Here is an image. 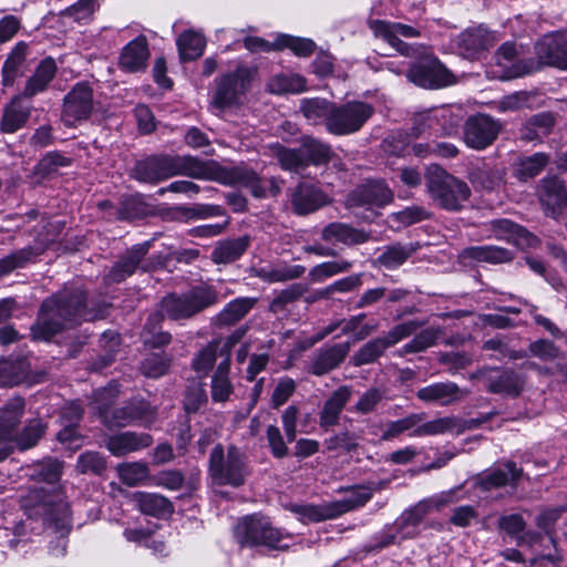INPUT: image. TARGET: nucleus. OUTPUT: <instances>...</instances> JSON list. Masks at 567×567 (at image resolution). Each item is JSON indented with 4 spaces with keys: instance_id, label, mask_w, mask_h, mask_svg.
Returning <instances> with one entry per match:
<instances>
[{
    "instance_id": "f257e3e1",
    "label": "nucleus",
    "mask_w": 567,
    "mask_h": 567,
    "mask_svg": "<svg viewBox=\"0 0 567 567\" xmlns=\"http://www.w3.org/2000/svg\"><path fill=\"white\" fill-rule=\"evenodd\" d=\"M63 463L47 458L25 467V475L37 485L21 496V506L29 517H42L44 523L54 525L56 530L68 529L70 508L59 484Z\"/></svg>"
},
{
    "instance_id": "f03ea898",
    "label": "nucleus",
    "mask_w": 567,
    "mask_h": 567,
    "mask_svg": "<svg viewBox=\"0 0 567 567\" xmlns=\"http://www.w3.org/2000/svg\"><path fill=\"white\" fill-rule=\"evenodd\" d=\"M217 292L209 287H196L183 295L171 293L164 297L159 303L158 311L150 316L144 330L153 334L152 338L144 337L145 342L154 347H162L171 342V334L167 332L155 333L163 318L171 320L189 319L196 313L217 303Z\"/></svg>"
},
{
    "instance_id": "7ed1b4c3",
    "label": "nucleus",
    "mask_w": 567,
    "mask_h": 567,
    "mask_svg": "<svg viewBox=\"0 0 567 567\" xmlns=\"http://www.w3.org/2000/svg\"><path fill=\"white\" fill-rule=\"evenodd\" d=\"M85 295L82 290L62 292L43 301L34 329L38 338L50 339L63 328L72 327L82 320L90 321L101 318L97 312L84 306Z\"/></svg>"
},
{
    "instance_id": "20e7f679",
    "label": "nucleus",
    "mask_w": 567,
    "mask_h": 567,
    "mask_svg": "<svg viewBox=\"0 0 567 567\" xmlns=\"http://www.w3.org/2000/svg\"><path fill=\"white\" fill-rule=\"evenodd\" d=\"M207 162L192 156L151 157L136 163L134 177L141 182L156 183L174 175L205 179Z\"/></svg>"
},
{
    "instance_id": "39448f33",
    "label": "nucleus",
    "mask_w": 567,
    "mask_h": 567,
    "mask_svg": "<svg viewBox=\"0 0 567 567\" xmlns=\"http://www.w3.org/2000/svg\"><path fill=\"white\" fill-rule=\"evenodd\" d=\"M425 187L434 205L447 212L461 210L471 197L468 185L440 166L427 168Z\"/></svg>"
},
{
    "instance_id": "423d86ee",
    "label": "nucleus",
    "mask_w": 567,
    "mask_h": 567,
    "mask_svg": "<svg viewBox=\"0 0 567 567\" xmlns=\"http://www.w3.org/2000/svg\"><path fill=\"white\" fill-rule=\"evenodd\" d=\"M249 475L246 457L236 446H229L225 454L224 447L216 445L209 456V476L214 485L239 487Z\"/></svg>"
},
{
    "instance_id": "0eeeda50",
    "label": "nucleus",
    "mask_w": 567,
    "mask_h": 567,
    "mask_svg": "<svg viewBox=\"0 0 567 567\" xmlns=\"http://www.w3.org/2000/svg\"><path fill=\"white\" fill-rule=\"evenodd\" d=\"M373 113V106L364 102L352 101L342 105L333 104L326 130L338 136L353 134L361 130Z\"/></svg>"
},
{
    "instance_id": "6e6552de",
    "label": "nucleus",
    "mask_w": 567,
    "mask_h": 567,
    "mask_svg": "<svg viewBox=\"0 0 567 567\" xmlns=\"http://www.w3.org/2000/svg\"><path fill=\"white\" fill-rule=\"evenodd\" d=\"M235 536L245 546H267L272 549H282L280 544L285 534L271 526L270 522L261 516H247L235 528Z\"/></svg>"
},
{
    "instance_id": "1a4fd4ad",
    "label": "nucleus",
    "mask_w": 567,
    "mask_h": 567,
    "mask_svg": "<svg viewBox=\"0 0 567 567\" xmlns=\"http://www.w3.org/2000/svg\"><path fill=\"white\" fill-rule=\"evenodd\" d=\"M205 179L216 181L225 185H243L248 187L255 197H267L268 190L265 178L246 167L226 168L217 163L207 162Z\"/></svg>"
},
{
    "instance_id": "9d476101",
    "label": "nucleus",
    "mask_w": 567,
    "mask_h": 567,
    "mask_svg": "<svg viewBox=\"0 0 567 567\" xmlns=\"http://www.w3.org/2000/svg\"><path fill=\"white\" fill-rule=\"evenodd\" d=\"M408 72V79L416 85L425 89H437L451 85L455 82L454 75L433 54H420Z\"/></svg>"
},
{
    "instance_id": "9b49d317",
    "label": "nucleus",
    "mask_w": 567,
    "mask_h": 567,
    "mask_svg": "<svg viewBox=\"0 0 567 567\" xmlns=\"http://www.w3.org/2000/svg\"><path fill=\"white\" fill-rule=\"evenodd\" d=\"M254 71L246 66H239L217 82L216 92L213 99V106L219 110L238 105L241 96L250 87Z\"/></svg>"
},
{
    "instance_id": "f8f14e48",
    "label": "nucleus",
    "mask_w": 567,
    "mask_h": 567,
    "mask_svg": "<svg viewBox=\"0 0 567 567\" xmlns=\"http://www.w3.org/2000/svg\"><path fill=\"white\" fill-rule=\"evenodd\" d=\"M370 29L373 31L375 37L383 39L402 55L414 56L421 54L422 51L425 50L422 45H412L400 39V37L416 38L420 35L419 30L411 25L373 20L370 22Z\"/></svg>"
},
{
    "instance_id": "ddd939ff",
    "label": "nucleus",
    "mask_w": 567,
    "mask_h": 567,
    "mask_svg": "<svg viewBox=\"0 0 567 567\" xmlns=\"http://www.w3.org/2000/svg\"><path fill=\"white\" fill-rule=\"evenodd\" d=\"M93 109V89L85 82L76 83L64 96L62 121L68 126H75L87 120Z\"/></svg>"
},
{
    "instance_id": "4468645a",
    "label": "nucleus",
    "mask_w": 567,
    "mask_h": 567,
    "mask_svg": "<svg viewBox=\"0 0 567 567\" xmlns=\"http://www.w3.org/2000/svg\"><path fill=\"white\" fill-rule=\"evenodd\" d=\"M475 377L483 380L488 392L508 396L519 395L525 384L523 375L511 369H484L473 374Z\"/></svg>"
},
{
    "instance_id": "2eb2a0df",
    "label": "nucleus",
    "mask_w": 567,
    "mask_h": 567,
    "mask_svg": "<svg viewBox=\"0 0 567 567\" xmlns=\"http://www.w3.org/2000/svg\"><path fill=\"white\" fill-rule=\"evenodd\" d=\"M501 124L485 114L471 116L464 125V142L474 150H484L498 136Z\"/></svg>"
},
{
    "instance_id": "dca6fc26",
    "label": "nucleus",
    "mask_w": 567,
    "mask_h": 567,
    "mask_svg": "<svg viewBox=\"0 0 567 567\" xmlns=\"http://www.w3.org/2000/svg\"><path fill=\"white\" fill-rule=\"evenodd\" d=\"M393 199V193L381 181H372L358 186L347 198V207L354 209L365 207L371 210L374 207H383Z\"/></svg>"
},
{
    "instance_id": "f3484780",
    "label": "nucleus",
    "mask_w": 567,
    "mask_h": 567,
    "mask_svg": "<svg viewBox=\"0 0 567 567\" xmlns=\"http://www.w3.org/2000/svg\"><path fill=\"white\" fill-rule=\"evenodd\" d=\"M241 333L235 332L227 339H214L200 349L192 360L193 370L202 378L208 375L216 363L217 354L230 357V350L240 340Z\"/></svg>"
},
{
    "instance_id": "a211bd4d",
    "label": "nucleus",
    "mask_w": 567,
    "mask_h": 567,
    "mask_svg": "<svg viewBox=\"0 0 567 567\" xmlns=\"http://www.w3.org/2000/svg\"><path fill=\"white\" fill-rule=\"evenodd\" d=\"M23 401L16 398L0 410V461L8 457L13 451L14 431L23 414Z\"/></svg>"
},
{
    "instance_id": "6ab92c4d",
    "label": "nucleus",
    "mask_w": 567,
    "mask_h": 567,
    "mask_svg": "<svg viewBox=\"0 0 567 567\" xmlns=\"http://www.w3.org/2000/svg\"><path fill=\"white\" fill-rule=\"evenodd\" d=\"M537 195L546 215L558 219L567 205V189L558 177H545L540 181Z\"/></svg>"
},
{
    "instance_id": "aec40b11",
    "label": "nucleus",
    "mask_w": 567,
    "mask_h": 567,
    "mask_svg": "<svg viewBox=\"0 0 567 567\" xmlns=\"http://www.w3.org/2000/svg\"><path fill=\"white\" fill-rule=\"evenodd\" d=\"M100 413L103 415L106 425L118 427L126 426L134 421H141L145 425H150L156 419V410L145 401L130 402L125 406L115 409L111 416L103 411H100Z\"/></svg>"
},
{
    "instance_id": "412c9836",
    "label": "nucleus",
    "mask_w": 567,
    "mask_h": 567,
    "mask_svg": "<svg viewBox=\"0 0 567 567\" xmlns=\"http://www.w3.org/2000/svg\"><path fill=\"white\" fill-rule=\"evenodd\" d=\"M350 348V342L321 347L313 353L308 371L317 377L329 373L341 365Z\"/></svg>"
},
{
    "instance_id": "4be33fe9",
    "label": "nucleus",
    "mask_w": 567,
    "mask_h": 567,
    "mask_svg": "<svg viewBox=\"0 0 567 567\" xmlns=\"http://www.w3.org/2000/svg\"><path fill=\"white\" fill-rule=\"evenodd\" d=\"M329 203L328 195L317 185L300 183L291 194V204L298 215H307Z\"/></svg>"
},
{
    "instance_id": "5701e85b",
    "label": "nucleus",
    "mask_w": 567,
    "mask_h": 567,
    "mask_svg": "<svg viewBox=\"0 0 567 567\" xmlns=\"http://www.w3.org/2000/svg\"><path fill=\"white\" fill-rule=\"evenodd\" d=\"M152 444L151 434L125 431L109 436L105 445L112 455L121 457L144 450Z\"/></svg>"
},
{
    "instance_id": "b1692460",
    "label": "nucleus",
    "mask_w": 567,
    "mask_h": 567,
    "mask_svg": "<svg viewBox=\"0 0 567 567\" xmlns=\"http://www.w3.org/2000/svg\"><path fill=\"white\" fill-rule=\"evenodd\" d=\"M352 392L351 386L341 385L328 396L319 412V425L321 429L328 431L339 424L340 415L350 401Z\"/></svg>"
},
{
    "instance_id": "393cba45",
    "label": "nucleus",
    "mask_w": 567,
    "mask_h": 567,
    "mask_svg": "<svg viewBox=\"0 0 567 567\" xmlns=\"http://www.w3.org/2000/svg\"><path fill=\"white\" fill-rule=\"evenodd\" d=\"M468 394L467 390L461 389L454 382H437L421 388L416 392L417 399L424 402H437L447 405L461 401Z\"/></svg>"
},
{
    "instance_id": "a878e982",
    "label": "nucleus",
    "mask_w": 567,
    "mask_h": 567,
    "mask_svg": "<svg viewBox=\"0 0 567 567\" xmlns=\"http://www.w3.org/2000/svg\"><path fill=\"white\" fill-rule=\"evenodd\" d=\"M148 58L147 40L144 35H140L124 47L118 64L126 72H138L146 68Z\"/></svg>"
},
{
    "instance_id": "bb28decb",
    "label": "nucleus",
    "mask_w": 567,
    "mask_h": 567,
    "mask_svg": "<svg viewBox=\"0 0 567 567\" xmlns=\"http://www.w3.org/2000/svg\"><path fill=\"white\" fill-rule=\"evenodd\" d=\"M536 54L540 64L567 70V47L563 44L558 34L555 38L546 37L538 42Z\"/></svg>"
},
{
    "instance_id": "cd10ccee",
    "label": "nucleus",
    "mask_w": 567,
    "mask_h": 567,
    "mask_svg": "<svg viewBox=\"0 0 567 567\" xmlns=\"http://www.w3.org/2000/svg\"><path fill=\"white\" fill-rule=\"evenodd\" d=\"M31 114V105L22 101V96L18 95L4 106L0 131L6 134H12L22 128Z\"/></svg>"
},
{
    "instance_id": "c85d7f7f",
    "label": "nucleus",
    "mask_w": 567,
    "mask_h": 567,
    "mask_svg": "<svg viewBox=\"0 0 567 567\" xmlns=\"http://www.w3.org/2000/svg\"><path fill=\"white\" fill-rule=\"evenodd\" d=\"M520 476L522 468H518L514 462H507L504 467H498L483 473L477 478V485L483 491H491L503 487L507 484H514Z\"/></svg>"
},
{
    "instance_id": "c756f323",
    "label": "nucleus",
    "mask_w": 567,
    "mask_h": 567,
    "mask_svg": "<svg viewBox=\"0 0 567 567\" xmlns=\"http://www.w3.org/2000/svg\"><path fill=\"white\" fill-rule=\"evenodd\" d=\"M150 246V241H144L130 249L111 269L110 278L113 281L120 282L131 276L147 254Z\"/></svg>"
},
{
    "instance_id": "7c9ffc66",
    "label": "nucleus",
    "mask_w": 567,
    "mask_h": 567,
    "mask_svg": "<svg viewBox=\"0 0 567 567\" xmlns=\"http://www.w3.org/2000/svg\"><path fill=\"white\" fill-rule=\"evenodd\" d=\"M230 358L227 354L212 375L210 396L215 403H225L234 392V384L229 378Z\"/></svg>"
},
{
    "instance_id": "2f4dec72",
    "label": "nucleus",
    "mask_w": 567,
    "mask_h": 567,
    "mask_svg": "<svg viewBox=\"0 0 567 567\" xmlns=\"http://www.w3.org/2000/svg\"><path fill=\"white\" fill-rule=\"evenodd\" d=\"M321 238L327 243H341L350 246L365 243L369 235L343 223H331L322 229Z\"/></svg>"
},
{
    "instance_id": "473e14b6",
    "label": "nucleus",
    "mask_w": 567,
    "mask_h": 567,
    "mask_svg": "<svg viewBox=\"0 0 567 567\" xmlns=\"http://www.w3.org/2000/svg\"><path fill=\"white\" fill-rule=\"evenodd\" d=\"M516 48L513 43H504L495 53L496 64L502 68V79H512L522 76L532 72L524 63L516 61Z\"/></svg>"
},
{
    "instance_id": "72a5a7b5",
    "label": "nucleus",
    "mask_w": 567,
    "mask_h": 567,
    "mask_svg": "<svg viewBox=\"0 0 567 567\" xmlns=\"http://www.w3.org/2000/svg\"><path fill=\"white\" fill-rule=\"evenodd\" d=\"M133 499L138 511L145 515L161 518L173 512L172 503L159 494L136 492L133 494Z\"/></svg>"
},
{
    "instance_id": "f704fd0d",
    "label": "nucleus",
    "mask_w": 567,
    "mask_h": 567,
    "mask_svg": "<svg viewBox=\"0 0 567 567\" xmlns=\"http://www.w3.org/2000/svg\"><path fill=\"white\" fill-rule=\"evenodd\" d=\"M56 72V64L53 59H45L40 62L33 74L29 78L23 96L32 97L47 90Z\"/></svg>"
},
{
    "instance_id": "c9c22d12",
    "label": "nucleus",
    "mask_w": 567,
    "mask_h": 567,
    "mask_svg": "<svg viewBox=\"0 0 567 567\" xmlns=\"http://www.w3.org/2000/svg\"><path fill=\"white\" fill-rule=\"evenodd\" d=\"M505 175L504 167L483 164L471 171L470 181L475 188L493 190L504 183Z\"/></svg>"
},
{
    "instance_id": "e433bc0d",
    "label": "nucleus",
    "mask_w": 567,
    "mask_h": 567,
    "mask_svg": "<svg viewBox=\"0 0 567 567\" xmlns=\"http://www.w3.org/2000/svg\"><path fill=\"white\" fill-rule=\"evenodd\" d=\"M269 151L285 171L298 173L309 166V161L302 153L301 146L299 148H287L275 143L269 145Z\"/></svg>"
},
{
    "instance_id": "4c0bfd02",
    "label": "nucleus",
    "mask_w": 567,
    "mask_h": 567,
    "mask_svg": "<svg viewBox=\"0 0 567 567\" xmlns=\"http://www.w3.org/2000/svg\"><path fill=\"white\" fill-rule=\"evenodd\" d=\"M495 42L494 35L483 27L473 28L461 33L458 45L464 49L468 56H474L481 50L492 47Z\"/></svg>"
},
{
    "instance_id": "58836bf2",
    "label": "nucleus",
    "mask_w": 567,
    "mask_h": 567,
    "mask_svg": "<svg viewBox=\"0 0 567 567\" xmlns=\"http://www.w3.org/2000/svg\"><path fill=\"white\" fill-rule=\"evenodd\" d=\"M249 246V237L243 236L218 243L212 252V259L216 264H229L238 258L247 250Z\"/></svg>"
},
{
    "instance_id": "ea45409f",
    "label": "nucleus",
    "mask_w": 567,
    "mask_h": 567,
    "mask_svg": "<svg viewBox=\"0 0 567 567\" xmlns=\"http://www.w3.org/2000/svg\"><path fill=\"white\" fill-rule=\"evenodd\" d=\"M256 299L254 298H237L229 303L213 318L215 324L230 326L243 319L250 309L255 306Z\"/></svg>"
},
{
    "instance_id": "a19ab883",
    "label": "nucleus",
    "mask_w": 567,
    "mask_h": 567,
    "mask_svg": "<svg viewBox=\"0 0 567 567\" xmlns=\"http://www.w3.org/2000/svg\"><path fill=\"white\" fill-rule=\"evenodd\" d=\"M450 498L451 494H442L435 499L420 502L413 508L409 509L408 512H404L398 524L400 525L401 528H415L423 520L432 505H434L435 507L443 506L450 502Z\"/></svg>"
},
{
    "instance_id": "79ce46f5",
    "label": "nucleus",
    "mask_w": 567,
    "mask_h": 567,
    "mask_svg": "<svg viewBox=\"0 0 567 567\" xmlns=\"http://www.w3.org/2000/svg\"><path fill=\"white\" fill-rule=\"evenodd\" d=\"M492 231L497 239L518 247L529 240V234L523 227L508 219L493 220Z\"/></svg>"
},
{
    "instance_id": "37998d69",
    "label": "nucleus",
    "mask_w": 567,
    "mask_h": 567,
    "mask_svg": "<svg viewBox=\"0 0 567 567\" xmlns=\"http://www.w3.org/2000/svg\"><path fill=\"white\" fill-rule=\"evenodd\" d=\"M290 511L295 513L302 523H318L337 517L333 503L324 505L293 504Z\"/></svg>"
},
{
    "instance_id": "c03bdc74",
    "label": "nucleus",
    "mask_w": 567,
    "mask_h": 567,
    "mask_svg": "<svg viewBox=\"0 0 567 567\" xmlns=\"http://www.w3.org/2000/svg\"><path fill=\"white\" fill-rule=\"evenodd\" d=\"M549 156L545 153H535L520 157L514 168V176L520 182L536 177L548 164Z\"/></svg>"
},
{
    "instance_id": "a18cd8bd",
    "label": "nucleus",
    "mask_w": 567,
    "mask_h": 567,
    "mask_svg": "<svg viewBox=\"0 0 567 567\" xmlns=\"http://www.w3.org/2000/svg\"><path fill=\"white\" fill-rule=\"evenodd\" d=\"M176 43L181 59L184 61H192L202 56L206 45L205 38L192 30L183 32Z\"/></svg>"
},
{
    "instance_id": "49530a36",
    "label": "nucleus",
    "mask_w": 567,
    "mask_h": 567,
    "mask_svg": "<svg viewBox=\"0 0 567 567\" xmlns=\"http://www.w3.org/2000/svg\"><path fill=\"white\" fill-rule=\"evenodd\" d=\"M30 370L25 359L0 360V386H12L20 383Z\"/></svg>"
},
{
    "instance_id": "de8ad7c7",
    "label": "nucleus",
    "mask_w": 567,
    "mask_h": 567,
    "mask_svg": "<svg viewBox=\"0 0 567 567\" xmlns=\"http://www.w3.org/2000/svg\"><path fill=\"white\" fill-rule=\"evenodd\" d=\"M461 427L458 419L454 416L439 417L429 422H421L410 436H429L444 433L458 432Z\"/></svg>"
},
{
    "instance_id": "09e8293b",
    "label": "nucleus",
    "mask_w": 567,
    "mask_h": 567,
    "mask_svg": "<svg viewBox=\"0 0 567 567\" xmlns=\"http://www.w3.org/2000/svg\"><path fill=\"white\" fill-rule=\"evenodd\" d=\"M267 89L274 94H297L306 90V81L298 74L279 73L269 79Z\"/></svg>"
},
{
    "instance_id": "8fccbe9b",
    "label": "nucleus",
    "mask_w": 567,
    "mask_h": 567,
    "mask_svg": "<svg viewBox=\"0 0 567 567\" xmlns=\"http://www.w3.org/2000/svg\"><path fill=\"white\" fill-rule=\"evenodd\" d=\"M333 104L324 99H305L301 101L300 110L310 123L319 124L323 122L327 126Z\"/></svg>"
},
{
    "instance_id": "3c124183",
    "label": "nucleus",
    "mask_w": 567,
    "mask_h": 567,
    "mask_svg": "<svg viewBox=\"0 0 567 567\" xmlns=\"http://www.w3.org/2000/svg\"><path fill=\"white\" fill-rule=\"evenodd\" d=\"M470 258L476 261L489 264H503L511 261L514 257L512 250L498 246H476L466 250Z\"/></svg>"
},
{
    "instance_id": "603ef678",
    "label": "nucleus",
    "mask_w": 567,
    "mask_h": 567,
    "mask_svg": "<svg viewBox=\"0 0 567 567\" xmlns=\"http://www.w3.org/2000/svg\"><path fill=\"white\" fill-rule=\"evenodd\" d=\"M389 348L383 337L375 338L362 346L351 358L354 367H361L374 362Z\"/></svg>"
},
{
    "instance_id": "864d4df0",
    "label": "nucleus",
    "mask_w": 567,
    "mask_h": 567,
    "mask_svg": "<svg viewBox=\"0 0 567 567\" xmlns=\"http://www.w3.org/2000/svg\"><path fill=\"white\" fill-rule=\"evenodd\" d=\"M301 150L305 156L309 161V165H321L326 164L331 158V148L329 145L313 138L306 136L301 141Z\"/></svg>"
},
{
    "instance_id": "5fc2aeb1",
    "label": "nucleus",
    "mask_w": 567,
    "mask_h": 567,
    "mask_svg": "<svg viewBox=\"0 0 567 567\" xmlns=\"http://www.w3.org/2000/svg\"><path fill=\"white\" fill-rule=\"evenodd\" d=\"M372 497L368 487L359 486L353 488L344 498L332 502L337 517L357 507L363 506Z\"/></svg>"
},
{
    "instance_id": "6e6d98bb",
    "label": "nucleus",
    "mask_w": 567,
    "mask_h": 567,
    "mask_svg": "<svg viewBox=\"0 0 567 567\" xmlns=\"http://www.w3.org/2000/svg\"><path fill=\"white\" fill-rule=\"evenodd\" d=\"M422 421H424V413H413L403 419L392 421L386 424L381 439L383 441H390L404 432L410 431V433H412Z\"/></svg>"
},
{
    "instance_id": "4d7b16f0",
    "label": "nucleus",
    "mask_w": 567,
    "mask_h": 567,
    "mask_svg": "<svg viewBox=\"0 0 567 567\" xmlns=\"http://www.w3.org/2000/svg\"><path fill=\"white\" fill-rule=\"evenodd\" d=\"M120 480L127 486L142 484L150 476L148 466L142 462L123 463L117 466Z\"/></svg>"
},
{
    "instance_id": "13d9d810",
    "label": "nucleus",
    "mask_w": 567,
    "mask_h": 567,
    "mask_svg": "<svg viewBox=\"0 0 567 567\" xmlns=\"http://www.w3.org/2000/svg\"><path fill=\"white\" fill-rule=\"evenodd\" d=\"M414 251L415 248L412 245L395 244L385 247L378 259L384 267L393 269L405 262Z\"/></svg>"
},
{
    "instance_id": "bf43d9fd",
    "label": "nucleus",
    "mask_w": 567,
    "mask_h": 567,
    "mask_svg": "<svg viewBox=\"0 0 567 567\" xmlns=\"http://www.w3.org/2000/svg\"><path fill=\"white\" fill-rule=\"evenodd\" d=\"M443 331L439 327H430L420 331L415 337L402 348L405 353H417L431 348L442 336Z\"/></svg>"
},
{
    "instance_id": "052dcab7",
    "label": "nucleus",
    "mask_w": 567,
    "mask_h": 567,
    "mask_svg": "<svg viewBox=\"0 0 567 567\" xmlns=\"http://www.w3.org/2000/svg\"><path fill=\"white\" fill-rule=\"evenodd\" d=\"M44 426L40 420L30 421L20 434L14 431L13 447L24 451L33 447L43 435Z\"/></svg>"
},
{
    "instance_id": "680f3d73",
    "label": "nucleus",
    "mask_w": 567,
    "mask_h": 567,
    "mask_svg": "<svg viewBox=\"0 0 567 567\" xmlns=\"http://www.w3.org/2000/svg\"><path fill=\"white\" fill-rule=\"evenodd\" d=\"M276 47L279 48V50L288 48L299 56H309L313 53L316 44L309 39L295 38L288 34H279L276 38Z\"/></svg>"
},
{
    "instance_id": "e2e57ef3",
    "label": "nucleus",
    "mask_w": 567,
    "mask_h": 567,
    "mask_svg": "<svg viewBox=\"0 0 567 567\" xmlns=\"http://www.w3.org/2000/svg\"><path fill=\"white\" fill-rule=\"evenodd\" d=\"M352 264L347 260L327 261L315 266L309 276L315 282H322L327 278L348 271Z\"/></svg>"
},
{
    "instance_id": "0e129e2a",
    "label": "nucleus",
    "mask_w": 567,
    "mask_h": 567,
    "mask_svg": "<svg viewBox=\"0 0 567 567\" xmlns=\"http://www.w3.org/2000/svg\"><path fill=\"white\" fill-rule=\"evenodd\" d=\"M76 468L82 474L100 475L106 470V461L99 452H85L79 456Z\"/></svg>"
},
{
    "instance_id": "69168bd1",
    "label": "nucleus",
    "mask_w": 567,
    "mask_h": 567,
    "mask_svg": "<svg viewBox=\"0 0 567 567\" xmlns=\"http://www.w3.org/2000/svg\"><path fill=\"white\" fill-rule=\"evenodd\" d=\"M24 60V48L17 45L4 61L2 66V83L4 86L12 85L18 71Z\"/></svg>"
},
{
    "instance_id": "338daca9",
    "label": "nucleus",
    "mask_w": 567,
    "mask_h": 567,
    "mask_svg": "<svg viewBox=\"0 0 567 567\" xmlns=\"http://www.w3.org/2000/svg\"><path fill=\"white\" fill-rule=\"evenodd\" d=\"M147 213V207L140 196H131L122 202L117 218L122 220H133L143 217Z\"/></svg>"
},
{
    "instance_id": "774afa93",
    "label": "nucleus",
    "mask_w": 567,
    "mask_h": 567,
    "mask_svg": "<svg viewBox=\"0 0 567 567\" xmlns=\"http://www.w3.org/2000/svg\"><path fill=\"white\" fill-rule=\"evenodd\" d=\"M421 327V323L416 320H410L400 324L394 326L386 336L383 337L389 348L396 344L401 340L415 333Z\"/></svg>"
}]
</instances>
